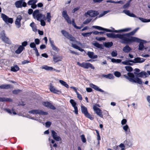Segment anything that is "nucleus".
<instances>
[{"mask_svg": "<svg viewBox=\"0 0 150 150\" xmlns=\"http://www.w3.org/2000/svg\"><path fill=\"white\" fill-rule=\"evenodd\" d=\"M134 74L135 75V77H137L138 78H139L138 77H141L144 78L149 76V75L147 73L144 71L138 73L134 72Z\"/></svg>", "mask_w": 150, "mask_h": 150, "instance_id": "11", "label": "nucleus"}, {"mask_svg": "<svg viewBox=\"0 0 150 150\" xmlns=\"http://www.w3.org/2000/svg\"><path fill=\"white\" fill-rule=\"evenodd\" d=\"M85 116L88 118L90 119L91 120H93V118L90 115V114L88 112L84 114Z\"/></svg>", "mask_w": 150, "mask_h": 150, "instance_id": "45", "label": "nucleus"}, {"mask_svg": "<svg viewBox=\"0 0 150 150\" xmlns=\"http://www.w3.org/2000/svg\"><path fill=\"white\" fill-rule=\"evenodd\" d=\"M113 45V43L112 42H105L104 46L107 48L111 47Z\"/></svg>", "mask_w": 150, "mask_h": 150, "instance_id": "40", "label": "nucleus"}, {"mask_svg": "<svg viewBox=\"0 0 150 150\" xmlns=\"http://www.w3.org/2000/svg\"><path fill=\"white\" fill-rule=\"evenodd\" d=\"M29 113L33 114H39L42 115H47L48 114L47 112H44L41 110H33L28 112Z\"/></svg>", "mask_w": 150, "mask_h": 150, "instance_id": "7", "label": "nucleus"}, {"mask_svg": "<svg viewBox=\"0 0 150 150\" xmlns=\"http://www.w3.org/2000/svg\"><path fill=\"white\" fill-rule=\"evenodd\" d=\"M1 17L3 20L6 24L8 23L12 24L13 23V20L12 18H9L4 13L1 14Z\"/></svg>", "mask_w": 150, "mask_h": 150, "instance_id": "6", "label": "nucleus"}, {"mask_svg": "<svg viewBox=\"0 0 150 150\" xmlns=\"http://www.w3.org/2000/svg\"><path fill=\"white\" fill-rule=\"evenodd\" d=\"M33 16L34 19L40 21V24L42 26H44L45 25V22L43 20L45 19V15L40 13L39 10H35L33 13Z\"/></svg>", "mask_w": 150, "mask_h": 150, "instance_id": "2", "label": "nucleus"}, {"mask_svg": "<svg viewBox=\"0 0 150 150\" xmlns=\"http://www.w3.org/2000/svg\"><path fill=\"white\" fill-rule=\"evenodd\" d=\"M92 19L87 18L83 22V23L84 24H87L89 23L91 21Z\"/></svg>", "mask_w": 150, "mask_h": 150, "instance_id": "56", "label": "nucleus"}, {"mask_svg": "<svg viewBox=\"0 0 150 150\" xmlns=\"http://www.w3.org/2000/svg\"><path fill=\"white\" fill-rule=\"evenodd\" d=\"M107 36L109 38H117V34H115L113 33H109L106 34Z\"/></svg>", "mask_w": 150, "mask_h": 150, "instance_id": "28", "label": "nucleus"}, {"mask_svg": "<svg viewBox=\"0 0 150 150\" xmlns=\"http://www.w3.org/2000/svg\"><path fill=\"white\" fill-rule=\"evenodd\" d=\"M30 26H31L32 29L33 30L34 32H36L37 30L36 26L34 22H32L30 24Z\"/></svg>", "mask_w": 150, "mask_h": 150, "instance_id": "34", "label": "nucleus"}, {"mask_svg": "<svg viewBox=\"0 0 150 150\" xmlns=\"http://www.w3.org/2000/svg\"><path fill=\"white\" fill-rule=\"evenodd\" d=\"M25 49L24 47L22 46L21 45H20L18 47V49L15 51V52L17 54H20L22 51Z\"/></svg>", "mask_w": 150, "mask_h": 150, "instance_id": "24", "label": "nucleus"}, {"mask_svg": "<svg viewBox=\"0 0 150 150\" xmlns=\"http://www.w3.org/2000/svg\"><path fill=\"white\" fill-rule=\"evenodd\" d=\"M51 123L49 121L45 123V126L47 127H49L51 125Z\"/></svg>", "mask_w": 150, "mask_h": 150, "instance_id": "62", "label": "nucleus"}, {"mask_svg": "<svg viewBox=\"0 0 150 150\" xmlns=\"http://www.w3.org/2000/svg\"><path fill=\"white\" fill-rule=\"evenodd\" d=\"M98 14V12L97 11L91 10L88 11L86 13H85V16L86 17H87L88 16H89L91 17H93L96 16Z\"/></svg>", "mask_w": 150, "mask_h": 150, "instance_id": "10", "label": "nucleus"}, {"mask_svg": "<svg viewBox=\"0 0 150 150\" xmlns=\"http://www.w3.org/2000/svg\"><path fill=\"white\" fill-rule=\"evenodd\" d=\"M2 40L6 44H11V41L8 37H6Z\"/></svg>", "mask_w": 150, "mask_h": 150, "instance_id": "30", "label": "nucleus"}, {"mask_svg": "<svg viewBox=\"0 0 150 150\" xmlns=\"http://www.w3.org/2000/svg\"><path fill=\"white\" fill-rule=\"evenodd\" d=\"M36 46L34 42H31L30 44V46L31 48H33Z\"/></svg>", "mask_w": 150, "mask_h": 150, "instance_id": "61", "label": "nucleus"}, {"mask_svg": "<svg viewBox=\"0 0 150 150\" xmlns=\"http://www.w3.org/2000/svg\"><path fill=\"white\" fill-rule=\"evenodd\" d=\"M139 28H137L133 30V31L129 33L131 35H132L136 33L137 31L139 29Z\"/></svg>", "mask_w": 150, "mask_h": 150, "instance_id": "54", "label": "nucleus"}, {"mask_svg": "<svg viewBox=\"0 0 150 150\" xmlns=\"http://www.w3.org/2000/svg\"><path fill=\"white\" fill-rule=\"evenodd\" d=\"M59 82L62 86L67 88H69V86L66 82L62 80H59Z\"/></svg>", "mask_w": 150, "mask_h": 150, "instance_id": "35", "label": "nucleus"}, {"mask_svg": "<svg viewBox=\"0 0 150 150\" xmlns=\"http://www.w3.org/2000/svg\"><path fill=\"white\" fill-rule=\"evenodd\" d=\"M35 44L38 45L40 43V40L36 38L35 39Z\"/></svg>", "mask_w": 150, "mask_h": 150, "instance_id": "63", "label": "nucleus"}, {"mask_svg": "<svg viewBox=\"0 0 150 150\" xmlns=\"http://www.w3.org/2000/svg\"><path fill=\"white\" fill-rule=\"evenodd\" d=\"M93 108L96 114L101 117H103V115L102 114L101 110L99 108H98L96 105H94Z\"/></svg>", "mask_w": 150, "mask_h": 150, "instance_id": "13", "label": "nucleus"}, {"mask_svg": "<svg viewBox=\"0 0 150 150\" xmlns=\"http://www.w3.org/2000/svg\"><path fill=\"white\" fill-rule=\"evenodd\" d=\"M22 19V16L21 15L18 16L17 17L15 23L16 28H19L21 27V21Z\"/></svg>", "mask_w": 150, "mask_h": 150, "instance_id": "12", "label": "nucleus"}, {"mask_svg": "<svg viewBox=\"0 0 150 150\" xmlns=\"http://www.w3.org/2000/svg\"><path fill=\"white\" fill-rule=\"evenodd\" d=\"M131 36L129 33L122 34H117V38L121 40L120 42L124 44H127L133 42H139L141 40L138 38Z\"/></svg>", "mask_w": 150, "mask_h": 150, "instance_id": "1", "label": "nucleus"}, {"mask_svg": "<svg viewBox=\"0 0 150 150\" xmlns=\"http://www.w3.org/2000/svg\"><path fill=\"white\" fill-rule=\"evenodd\" d=\"M81 139L83 143H85L86 142V140L85 138V136L83 134L81 135Z\"/></svg>", "mask_w": 150, "mask_h": 150, "instance_id": "48", "label": "nucleus"}, {"mask_svg": "<svg viewBox=\"0 0 150 150\" xmlns=\"http://www.w3.org/2000/svg\"><path fill=\"white\" fill-rule=\"evenodd\" d=\"M90 86L92 88L94 89L95 90L101 92H104V91L101 89L99 88L97 86L93 83H90Z\"/></svg>", "mask_w": 150, "mask_h": 150, "instance_id": "21", "label": "nucleus"}, {"mask_svg": "<svg viewBox=\"0 0 150 150\" xmlns=\"http://www.w3.org/2000/svg\"><path fill=\"white\" fill-rule=\"evenodd\" d=\"M62 15L68 23L71 24V20L68 15L67 14V12L66 11L64 10L62 12Z\"/></svg>", "mask_w": 150, "mask_h": 150, "instance_id": "14", "label": "nucleus"}, {"mask_svg": "<svg viewBox=\"0 0 150 150\" xmlns=\"http://www.w3.org/2000/svg\"><path fill=\"white\" fill-rule=\"evenodd\" d=\"M125 68L126 70L129 72L132 71L133 70L132 68L130 66H126Z\"/></svg>", "mask_w": 150, "mask_h": 150, "instance_id": "49", "label": "nucleus"}, {"mask_svg": "<svg viewBox=\"0 0 150 150\" xmlns=\"http://www.w3.org/2000/svg\"><path fill=\"white\" fill-rule=\"evenodd\" d=\"M92 44L93 46H95L97 48H99L100 49H103L102 45L99 44L97 42H92Z\"/></svg>", "mask_w": 150, "mask_h": 150, "instance_id": "23", "label": "nucleus"}, {"mask_svg": "<svg viewBox=\"0 0 150 150\" xmlns=\"http://www.w3.org/2000/svg\"><path fill=\"white\" fill-rule=\"evenodd\" d=\"M102 76L109 79H113L114 78L113 75L110 74H108V75L103 74Z\"/></svg>", "mask_w": 150, "mask_h": 150, "instance_id": "29", "label": "nucleus"}, {"mask_svg": "<svg viewBox=\"0 0 150 150\" xmlns=\"http://www.w3.org/2000/svg\"><path fill=\"white\" fill-rule=\"evenodd\" d=\"M77 64L81 67L85 69H88L89 68H91L93 69H95V67L93 65L89 63L83 62L81 64L78 62H77Z\"/></svg>", "mask_w": 150, "mask_h": 150, "instance_id": "5", "label": "nucleus"}, {"mask_svg": "<svg viewBox=\"0 0 150 150\" xmlns=\"http://www.w3.org/2000/svg\"><path fill=\"white\" fill-rule=\"evenodd\" d=\"M125 145L130 147L132 146V144L129 141H125L124 142Z\"/></svg>", "mask_w": 150, "mask_h": 150, "instance_id": "52", "label": "nucleus"}, {"mask_svg": "<svg viewBox=\"0 0 150 150\" xmlns=\"http://www.w3.org/2000/svg\"><path fill=\"white\" fill-rule=\"evenodd\" d=\"M114 74L117 77H119L121 75V73L117 71H115L114 73Z\"/></svg>", "mask_w": 150, "mask_h": 150, "instance_id": "50", "label": "nucleus"}, {"mask_svg": "<svg viewBox=\"0 0 150 150\" xmlns=\"http://www.w3.org/2000/svg\"><path fill=\"white\" fill-rule=\"evenodd\" d=\"M10 87L9 84H3L0 86V89H7L10 88Z\"/></svg>", "mask_w": 150, "mask_h": 150, "instance_id": "33", "label": "nucleus"}, {"mask_svg": "<svg viewBox=\"0 0 150 150\" xmlns=\"http://www.w3.org/2000/svg\"><path fill=\"white\" fill-rule=\"evenodd\" d=\"M92 33V32H91L89 33H81V35L84 37H86L91 35Z\"/></svg>", "mask_w": 150, "mask_h": 150, "instance_id": "46", "label": "nucleus"}, {"mask_svg": "<svg viewBox=\"0 0 150 150\" xmlns=\"http://www.w3.org/2000/svg\"><path fill=\"white\" fill-rule=\"evenodd\" d=\"M62 57L61 56H54L53 57L54 61L55 62H57L61 61Z\"/></svg>", "mask_w": 150, "mask_h": 150, "instance_id": "26", "label": "nucleus"}, {"mask_svg": "<svg viewBox=\"0 0 150 150\" xmlns=\"http://www.w3.org/2000/svg\"><path fill=\"white\" fill-rule=\"evenodd\" d=\"M43 104L45 106L52 110H54L56 109L55 107L51 103L48 102H44Z\"/></svg>", "mask_w": 150, "mask_h": 150, "instance_id": "18", "label": "nucleus"}, {"mask_svg": "<svg viewBox=\"0 0 150 150\" xmlns=\"http://www.w3.org/2000/svg\"><path fill=\"white\" fill-rule=\"evenodd\" d=\"M13 100L10 98L0 97V102H12Z\"/></svg>", "mask_w": 150, "mask_h": 150, "instance_id": "27", "label": "nucleus"}, {"mask_svg": "<svg viewBox=\"0 0 150 150\" xmlns=\"http://www.w3.org/2000/svg\"><path fill=\"white\" fill-rule=\"evenodd\" d=\"M123 12L128 16L132 17L137 18V16L134 14L130 13L129 11L128 10H124L123 11Z\"/></svg>", "mask_w": 150, "mask_h": 150, "instance_id": "22", "label": "nucleus"}, {"mask_svg": "<svg viewBox=\"0 0 150 150\" xmlns=\"http://www.w3.org/2000/svg\"><path fill=\"white\" fill-rule=\"evenodd\" d=\"M70 102L72 105L73 107H76V103L74 101V100L73 99H71L70 100Z\"/></svg>", "mask_w": 150, "mask_h": 150, "instance_id": "47", "label": "nucleus"}, {"mask_svg": "<svg viewBox=\"0 0 150 150\" xmlns=\"http://www.w3.org/2000/svg\"><path fill=\"white\" fill-rule=\"evenodd\" d=\"M129 4L130 3H129V2H127L126 4L123 6V8L124 9H126L129 6Z\"/></svg>", "mask_w": 150, "mask_h": 150, "instance_id": "58", "label": "nucleus"}, {"mask_svg": "<svg viewBox=\"0 0 150 150\" xmlns=\"http://www.w3.org/2000/svg\"><path fill=\"white\" fill-rule=\"evenodd\" d=\"M96 39L98 41L105 40V38L104 37H96Z\"/></svg>", "mask_w": 150, "mask_h": 150, "instance_id": "57", "label": "nucleus"}, {"mask_svg": "<svg viewBox=\"0 0 150 150\" xmlns=\"http://www.w3.org/2000/svg\"><path fill=\"white\" fill-rule=\"evenodd\" d=\"M122 60L120 59H115L114 58L111 59V62L113 63H119L121 62Z\"/></svg>", "mask_w": 150, "mask_h": 150, "instance_id": "38", "label": "nucleus"}, {"mask_svg": "<svg viewBox=\"0 0 150 150\" xmlns=\"http://www.w3.org/2000/svg\"><path fill=\"white\" fill-rule=\"evenodd\" d=\"M128 76L126 75H124V76L130 82L132 83H137L142 84L143 83L141 79L135 77V75L133 73L128 72L127 74Z\"/></svg>", "mask_w": 150, "mask_h": 150, "instance_id": "3", "label": "nucleus"}, {"mask_svg": "<svg viewBox=\"0 0 150 150\" xmlns=\"http://www.w3.org/2000/svg\"><path fill=\"white\" fill-rule=\"evenodd\" d=\"M6 37L4 31H2L0 34V38L1 39H3L4 38Z\"/></svg>", "mask_w": 150, "mask_h": 150, "instance_id": "44", "label": "nucleus"}, {"mask_svg": "<svg viewBox=\"0 0 150 150\" xmlns=\"http://www.w3.org/2000/svg\"><path fill=\"white\" fill-rule=\"evenodd\" d=\"M50 90L51 92L54 93L59 94L61 93V92L60 91L57 90L51 83L50 84Z\"/></svg>", "mask_w": 150, "mask_h": 150, "instance_id": "17", "label": "nucleus"}, {"mask_svg": "<svg viewBox=\"0 0 150 150\" xmlns=\"http://www.w3.org/2000/svg\"><path fill=\"white\" fill-rule=\"evenodd\" d=\"M38 1L37 0H30L28 2V4L29 5L35 4Z\"/></svg>", "mask_w": 150, "mask_h": 150, "instance_id": "41", "label": "nucleus"}, {"mask_svg": "<svg viewBox=\"0 0 150 150\" xmlns=\"http://www.w3.org/2000/svg\"><path fill=\"white\" fill-rule=\"evenodd\" d=\"M74 108V112H75V114L77 115L78 114V110L77 107L76 106L74 107H73Z\"/></svg>", "mask_w": 150, "mask_h": 150, "instance_id": "64", "label": "nucleus"}, {"mask_svg": "<svg viewBox=\"0 0 150 150\" xmlns=\"http://www.w3.org/2000/svg\"><path fill=\"white\" fill-rule=\"evenodd\" d=\"M123 129L125 131V133L126 134H128V130H129V132H130L129 128L127 125H125L123 126Z\"/></svg>", "mask_w": 150, "mask_h": 150, "instance_id": "37", "label": "nucleus"}, {"mask_svg": "<svg viewBox=\"0 0 150 150\" xmlns=\"http://www.w3.org/2000/svg\"><path fill=\"white\" fill-rule=\"evenodd\" d=\"M145 61V59L142 58L137 57L135 58L134 60H129V61L134 63H142Z\"/></svg>", "mask_w": 150, "mask_h": 150, "instance_id": "15", "label": "nucleus"}, {"mask_svg": "<svg viewBox=\"0 0 150 150\" xmlns=\"http://www.w3.org/2000/svg\"><path fill=\"white\" fill-rule=\"evenodd\" d=\"M21 90L19 89L16 90L12 91V93L14 94H17Z\"/></svg>", "mask_w": 150, "mask_h": 150, "instance_id": "60", "label": "nucleus"}, {"mask_svg": "<svg viewBox=\"0 0 150 150\" xmlns=\"http://www.w3.org/2000/svg\"><path fill=\"white\" fill-rule=\"evenodd\" d=\"M138 18L143 22L146 23L150 22V19H147L140 17H139Z\"/></svg>", "mask_w": 150, "mask_h": 150, "instance_id": "43", "label": "nucleus"}, {"mask_svg": "<svg viewBox=\"0 0 150 150\" xmlns=\"http://www.w3.org/2000/svg\"><path fill=\"white\" fill-rule=\"evenodd\" d=\"M76 95H77V97L80 100H82V98L81 95L79 93L77 92L76 93Z\"/></svg>", "mask_w": 150, "mask_h": 150, "instance_id": "55", "label": "nucleus"}, {"mask_svg": "<svg viewBox=\"0 0 150 150\" xmlns=\"http://www.w3.org/2000/svg\"><path fill=\"white\" fill-rule=\"evenodd\" d=\"M81 109L82 112L84 114L88 112L87 108L83 106H81Z\"/></svg>", "mask_w": 150, "mask_h": 150, "instance_id": "36", "label": "nucleus"}, {"mask_svg": "<svg viewBox=\"0 0 150 150\" xmlns=\"http://www.w3.org/2000/svg\"><path fill=\"white\" fill-rule=\"evenodd\" d=\"M6 111L8 113L10 114H11L12 113L13 114V115H16V113L14 112L13 110H10V109H6Z\"/></svg>", "mask_w": 150, "mask_h": 150, "instance_id": "53", "label": "nucleus"}, {"mask_svg": "<svg viewBox=\"0 0 150 150\" xmlns=\"http://www.w3.org/2000/svg\"><path fill=\"white\" fill-rule=\"evenodd\" d=\"M16 7L17 8H21L22 7H25L27 4L23 0H20L16 2L15 4Z\"/></svg>", "mask_w": 150, "mask_h": 150, "instance_id": "8", "label": "nucleus"}, {"mask_svg": "<svg viewBox=\"0 0 150 150\" xmlns=\"http://www.w3.org/2000/svg\"><path fill=\"white\" fill-rule=\"evenodd\" d=\"M19 68L17 65L11 67V71L13 72H16L19 70Z\"/></svg>", "mask_w": 150, "mask_h": 150, "instance_id": "31", "label": "nucleus"}, {"mask_svg": "<svg viewBox=\"0 0 150 150\" xmlns=\"http://www.w3.org/2000/svg\"><path fill=\"white\" fill-rule=\"evenodd\" d=\"M61 33L62 35L66 38L68 39L70 41H74L75 40V38L72 37V36L69 34L66 31L62 30H61Z\"/></svg>", "mask_w": 150, "mask_h": 150, "instance_id": "9", "label": "nucleus"}, {"mask_svg": "<svg viewBox=\"0 0 150 150\" xmlns=\"http://www.w3.org/2000/svg\"><path fill=\"white\" fill-rule=\"evenodd\" d=\"M41 68L42 69H44L47 71H51L53 70L54 71H56V72H59L60 71V70H58L55 69H53V68L52 67L48 66L45 65L42 66Z\"/></svg>", "mask_w": 150, "mask_h": 150, "instance_id": "19", "label": "nucleus"}, {"mask_svg": "<svg viewBox=\"0 0 150 150\" xmlns=\"http://www.w3.org/2000/svg\"><path fill=\"white\" fill-rule=\"evenodd\" d=\"M111 55L112 57H116L117 55V53L116 51H113L111 53Z\"/></svg>", "mask_w": 150, "mask_h": 150, "instance_id": "51", "label": "nucleus"}, {"mask_svg": "<svg viewBox=\"0 0 150 150\" xmlns=\"http://www.w3.org/2000/svg\"><path fill=\"white\" fill-rule=\"evenodd\" d=\"M51 16L50 13H47L46 15V19L47 21L49 23H50L51 21Z\"/></svg>", "mask_w": 150, "mask_h": 150, "instance_id": "39", "label": "nucleus"}, {"mask_svg": "<svg viewBox=\"0 0 150 150\" xmlns=\"http://www.w3.org/2000/svg\"><path fill=\"white\" fill-rule=\"evenodd\" d=\"M72 47L75 49L78 50L81 52H83L84 50L83 49L77 46L76 45L74 44H72Z\"/></svg>", "mask_w": 150, "mask_h": 150, "instance_id": "32", "label": "nucleus"}, {"mask_svg": "<svg viewBox=\"0 0 150 150\" xmlns=\"http://www.w3.org/2000/svg\"><path fill=\"white\" fill-rule=\"evenodd\" d=\"M122 50L125 53H128L132 50V49L128 45H126L123 47Z\"/></svg>", "mask_w": 150, "mask_h": 150, "instance_id": "25", "label": "nucleus"}, {"mask_svg": "<svg viewBox=\"0 0 150 150\" xmlns=\"http://www.w3.org/2000/svg\"><path fill=\"white\" fill-rule=\"evenodd\" d=\"M143 43L141 42H140L139 45L138 49L139 50L142 51L144 48Z\"/></svg>", "mask_w": 150, "mask_h": 150, "instance_id": "42", "label": "nucleus"}, {"mask_svg": "<svg viewBox=\"0 0 150 150\" xmlns=\"http://www.w3.org/2000/svg\"><path fill=\"white\" fill-rule=\"evenodd\" d=\"M51 47H52V49L53 50L56 51H58L59 50V49L57 47L55 46L54 45L51 46Z\"/></svg>", "mask_w": 150, "mask_h": 150, "instance_id": "59", "label": "nucleus"}, {"mask_svg": "<svg viewBox=\"0 0 150 150\" xmlns=\"http://www.w3.org/2000/svg\"><path fill=\"white\" fill-rule=\"evenodd\" d=\"M52 133V136L53 138L55 140L57 141H61V138L59 136L57 135V133L53 130L51 131Z\"/></svg>", "mask_w": 150, "mask_h": 150, "instance_id": "16", "label": "nucleus"}, {"mask_svg": "<svg viewBox=\"0 0 150 150\" xmlns=\"http://www.w3.org/2000/svg\"><path fill=\"white\" fill-rule=\"evenodd\" d=\"M97 29L99 30H105L107 32H114L115 33H119L120 32H126L130 31L131 30V28H125L118 30H115L113 31L112 30L108 29L106 28H103L100 26H98Z\"/></svg>", "mask_w": 150, "mask_h": 150, "instance_id": "4", "label": "nucleus"}, {"mask_svg": "<svg viewBox=\"0 0 150 150\" xmlns=\"http://www.w3.org/2000/svg\"><path fill=\"white\" fill-rule=\"evenodd\" d=\"M88 57L91 59H95L98 57L96 55H94V53L93 52L88 51L87 53Z\"/></svg>", "mask_w": 150, "mask_h": 150, "instance_id": "20", "label": "nucleus"}]
</instances>
